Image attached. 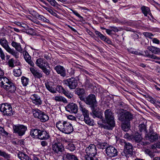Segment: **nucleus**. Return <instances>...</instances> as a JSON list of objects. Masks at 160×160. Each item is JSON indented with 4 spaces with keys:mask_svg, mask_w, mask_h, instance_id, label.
<instances>
[{
    "mask_svg": "<svg viewBox=\"0 0 160 160\" xmlns=\"http://www.w3.org/2000/svg\"><path fill=\"white\" fill-rule=\"evenodd\" d=\"M71 160H79L78 157L75 155L72 154Z\"/></svg>",
    "mask_w": 160,
    "mask_h": 160,
    "instance_id": "774afa93",
    "label": "nucleus"
},
{
    "mask_svg": "<svg viewBox=\"0 0 160 160\" xmlns=\"http://www.w3.org/2000/svg\"><path fill=\"white\" fill-rule=\"evenodd\" d=\"M152 41L153 43H156L157 44H159L160 41L157 38H152Z\"/></svg>",
    "mask_w": 160,
    "mask_h": 160,
    "instance_id": "13d9d810",
    "label": "nucleus"
},
{
    "mask_svg": "<svg viewBox=\"0 0 160 160\" xmlns=\"http://www.w3.org/2000/svg\"><path fill=\"white\" fill-rule=\"evenodd\" d=\"M142 11L145 16H147L148 14L150 12V9L148 7L143 6L141 8Z\"/></svg>",
    "mask_w": 160,
    "mask_h": 160,
    "instance_id": "f704fd0d",
    "label": "nucleus"
},
{
    "mask_svg": "<svg viewBox=\"0 0 160 160\" xmlns=\"http://www.w3.org/2000/svg\"><path fill=\"white\" fill-rule=\"evenodd\" d=\"M2 131V132H1L0 133L1 134H2L3 136H8V132H7L6 131L4 130V129H3V131Z\"/></svg>",
    "mask_w": 160,
    "mask_h": 160,
    "instance_id": "69168bd1",
    "label": "nucleus"
},
{
    "mask_svg": "<svg viewBox=\"0 0 160 160\" xmlns=\"http://www.w3.org/2000/svg\"><path fill=\"white\" fill-rule=\"evenodd\" d=\"M30 70L35 78L40 79L43 77L42 73V72H40L36 68L33 67L30 68Z\"/></svg>",
    "mask_w": 160,
    "mask_h": 160,
    "instance_id": "dca6fc26",
    "label": "nucleus"
},
{
    "mask_svg": "<svg viewBox=\"0 0 160 160\" xmlns=\"http://www.w3.org/2000/svg\"><path fill=\"white\" fill-rule=\"evenodd\" d=\"M54 69L58 74L63 77L65 76L66 70L63 67L60 65H57L54 67Z\"/></svg>",
    "mask_w": 160,
    "mask_h": 160,
    "instance_id": "6ab92c4d",
    "label": "nucleus"
},
{
    "mask_svg": "<svg viewBox=\"0 0 160 160\" xmlns=\"http://www.w3.org/2000/svg\"><path fill=\"white\" fill-rule=\"evenodd\" d=\"M0 111L4 115L11 116L13 114V111L11 105L7 103L1 104Z\"/></svg>",
    "mask_w": 160,
    "mask_h": 160,
    "instance_id": "39448f33",
    "label": "nucleus"
},
{
    "mask_svg": "<svg viewBox=\"0 0 160 160\" xmlns=\"http://www.w3.org/2000/svg\"><path fill=\"white\" fill-rule=\"evenodd\" d=\"M52 150L57 153L62 152L64 150V148L62 144L60 143H56L52 145Z\"/></svg>",
    "mask_w": 160,
    "mask_h": 160,
    "instance_id": "ddd939ff",
    "label": "nucleus"
},
{
    "mask_svg": "<svg viewBox=\"0 0 160 160\" xmlns=\"http://www.w3.org/2000/svg\"><path fill=\"white\" fill-rule=\"evenodd\" d=\"M81 116H78V118L81 121H83L84 120V121L85 122L89 125H93V120L92 119H91L89 117V115H87L86 116H85L84 117V119L82 118V117L81 118V117H82V115H80Z\"/></svg>",
    "mask_w": 160,
    "mask_h": 160,
    "instance_id": "aec40b11",
    "label": "nucleus"
},
{
    "mask_svg": "<svg viewBox=\"0 0 160 160\" xmlns=\"http://www.w3.org/2000/svg\"><path fill=\"white\" fill-rule=\"evenodd\" d=\"M47 68H49L48 66H44L41 69L42 70L43 72L46 75H48L50 73V71L47 69Z\"/></svg>",
    "mask_w": 160,
    "mask_h": 160,
    "instance_id": "79ce46f5",
    "label": "nucleus"
},
{
    "mask_svg": "<svg viewBox=\"0 0 160 160\" xmlns=\"http://www.w3.org/2000/svg\"><path fill=\"white\" fill-rule=\"evenodd\" d=\"M105 151L107 156L110 157H114L118 155L117 149L112 146L107 147L105 149Z\"/></svg>",
    "mask_w": 160,
    "mask_h": 160,
    "instance_id": "9b49d317",
    "label": "nucleus"
},
{
    "mask_svg": "<svg viewBox=\"0 0 160 160\" xmlns=\"http://www.w3.org/2000/svg\"><path fill=\"white\" fill-rule=\"evenodd\" d=\"M10 81L6 77H0V86L4 88V85H6Z\"/></svg>",
    "mask_w": 160,
    "mask_h": 160,
    "instance_id": "cd10ccee",
    "label": "nucleus"
},
{
    "mask_svg": "<svg viewBox=\"0 0 160 160\" xmlns=\"http://www.w3.org/2000/svg\"><path fill=\"white\" fill-rule=\"evenodd\" d=\"M148 139L151 142L157 140L158 139V136L156 133L153 132L148 136Z\"/></svg>",
    "mask_w": 160,
    "mask_h": 160,
    "instance_id": "2f4dec72",
    "label": "nucleus"
},
{
    "mask_svg": "<svg viewBox=\"0 0 160 160\" xmlns=\"http://www.w3.org/2000/svg\"><path fill=\"white\" fill-rule=\"evenodd\" d=\"M86 156L94 157L97 154V149L95 145L91 144L86 149Z\"/></svg>",
    "mask_w": 160,
    "mask_h": 160,
    "instance_id": "9d476101",
    "label": "nucleus"
},
{
    "mask_svg": "<svg viewBox=\"0 0 160 160\" xmlns=\"http://www.w3.org/2000/svg\"><path fill=\"white\" fill-rule=\"evenodd\" d=\"M84 90L83 89L80 88L76 91V93L79 96L82 95L84 94Z\"/></svg>",
    "mask_w": 160,
    "mask_h": 160,
    "instance_id": "a18cd8bd",
    "label": "nucleus"
},
{
    "mask_svg": "<svg viewBox=\"0 0 160 160\" xmlns=\"http://www.w3.org/2000/svg\"><path fill=\"white\" fill-rule=\"evenodd\" d=\"M72 155L71 153L65 152L63 154V160H71Z\"/></svg>",
    "mask_w": 160,
    "mask_h": 160,
    "instance_id": "72a5a7b5",
    "label": "nucleus"
},
{
    "mask_svg": "<svg viewBox=\"0 0 160 160\" xmlns=\"http://www.w3.org/2000/svg\"><path fill=\"white\" fill-rule=\"evenodd\" d=\"M65 109L67 111L74 113H77L78 110L77 105L74 103H69L65 107Z\"/></svg>",
    "mask_w": 160,
    "mask_h": 160,
    "instance_id": "f8f14e48",
    "label": "nucleus"
},
{
    "mask_svg": "<svg viewBox=\"0 0 160 160\" xmlns=\"http://www.w3.org/2000/svg\"><path fill=\"white\" fill-rule=\"evenodd\" d=\"M21 82L23 85L26 86L28 84L29 80L28 78L23 76L21 78Z\"/></svg>",
    "mask_w": 160,
    "mask_h": 160,
    "instance_id": "c9c22d12",
    "label": "nucleus"
},
{
    "mask_svg": "<svg viewBox=\"0 0 160 160\" xmlns=\"http://www.w3.org/2000/svg\"><path fill=\"white\" fill-rule=\"evenodd\" d=\"M94 157L85 156L84 158V160H92L93 157Z\"/></svg>",
    "mask_w": 160,
    "mask_h": 160,
    "instance_id": "e2e57ef3",
    "label": "nucleus"
},
{
    "mask_svg": "<svg viewBox=\"0 0 160 160\" xmlns=\"http://www.w3.org/2000/svg\"><path fill=\"white\" fill-rule=\"evenodd\" d=\"M84 101L87 104L91 105L94 109L97 106L95 97L93 94L88 96L84 99Z\"/></svg>",
    "mask_w": 160,
    "mask_h": 160,
    "instance_id": "1a4fd4ad",
    "label": "nucleus"
},
{
    "mask_svg": "<svg viewBox=\"0 0 160 160\" xmlns=\"http://www.w3.org/2000/svg\"><path fill=\"white\" fill-rule=\"evenodd\" d=\"M96 108H95L94 109L93 108V110L92 111V113L93 115L95 117H97L99 118H102V113L100 110H98V111H96Z\"/></svg>",
    "mask_w": 160,
    "mask_h": 160,
    "instance_id": "c756f323",
    "label": "nucleus"
},
{
    "mask_svg": "<svg viewBox=\"0 0 160 160\" xmlns=\"http://www.w3.org/2000/svg\"><path fill=\"white\" fill-rule=\"evenodd\" d=\"M148 49L152 53L155 54H160V49L156 47H149Z\"/></svg>",
    "mask_w": 160,
    "mask_h": 160,
    "instance_id": "473e14b6",
    "label": "nucleus"
},
{
    "mask_svg": "<svg viewBox=\"0 0 160 160\" xmlns=\"http://www.w3.org/2000/svg\"><path fill=\"white\" fill-rule=\"evenodd\" d=\"M41 144L43 147H45L48 145V142L46 141H43L41 142Z\"/></svg>",
    "mask_w": 160,
    "mask_h": 160,
    "instance_id": "052dcab7",
    "label": "nucleus"
},
{
    "mask_svg": "<svg viewBox=\"0 0 160 160\" xmlns=\"http://www.w3.org/2000/svg\"><path fill=\"white\" fill-rule=\"evenodd\" d=\"M0 44L8 53L12 54L16 58H18V53L9 47L8 42L5 38H3L0 39Z\"/></svg>",
    "mask_w": 160,
    "mask_h": 160,
    "instance_id": "20e7f679",
    "label": "nucleus"
},
{
    "mask_svg": "<svg viewBox=\"0 0 160 160\" xmlns=\"http://www.w3.org/2000/svg\"><path fill=\"white\" fill-rule=\"evenodd\" d=\"M63 93L65 95L66 97H67L69 99H71L72 98L73 96L72 94L70 93L68 91H67L66 90L64 91Z\"/></svg>",
    "mask_w": 160,
    "mask_h": 160,
    "instance_id": "a19ab883",
    "label": "nucleus"
},
{
    "mask_svg": "<svg viewBox=\"0 0 160 160\" xmlns=\"http://www.w3.org/2000/svg\"><path fill=\"white\" fill-rule=\"evenodd\" d=\"M12 46L15 49L20 52L22 53L23 52V49L21 47L20 44L19 43L17 42L14 41H12L11 43Z\"/></svg>",
    "mask_w": 160,
    "mask_h": 160,
    "instance_id": "b1692460",
    "label": "nucleus"
},
{
    "mask_svg": "<svg viewBox=\"0 0 160 160\" xmlns=\"http://www.w3.org/2000/svg\"><path fill=\"white\" fill-rule=\"evenodd\" d=\"M133 116L129 112L122 109L119 116V120L123 122L121 125L122 128L124 131H128L130 128V121L132 120Z\"/></svg>",
    "mask_w": 160,
    "mask_h": 160,
    "instance_id": "f257e3e1",
    "label": "nucleus"
},
{
    "mask_svg": "<svg viewBox=\"0 0 160 160\" xmlns=\"http://www.w3.org/2000/svg\"><path fill=\"white\" fill-rule=\"evenodd\" d=\"M56 89L58 92L60 93L62 92L63 93L64 91H65L62 86L60 85L57 86L56 87Z\"/></svg>",
    "mask_w": 160,
    "mask_h": 160,
    "instance_id": "37998d69",
    "label": "nucleus"
},
{
    "mask_svg": "<svg viewBox=\"0 0 160 160\" xmlns=\"http://www.w3.org/2000/svg\"><path fill=\"white\" fill-rule=\"evenodd\" d=\"M14 59L13 58H11L9 59L8 61V65L11 68H13L15 67V65H14Z\"/></svg>",
    "mask_w": 160,
    "mask_h": 160,
    "instance_id": "ea45409f",
    "label": "nucleus"
},
{
    "mask_svg": "<svg viewBox=\"0 0 160 160\" xmlns=\"http://www.w3.org/2000/svg\"><path fill=\"white\" fill-rule=\"evenodd\" d=\"M13 73L14 75L16 77L20 76L22 73L21 70L19 68L14 69Z\"/></svg>",
    "mask_w": 160,
    "mask_h": 160,
    "instance_id": "58836bf2",
    "label": "nucleus"
},
{
    "mask_svg": "<svg viewBox=\"0 0 160 160\" xmlns=\"http://www.w3.org/2000/svg\"><path fill=\"white\" fill-rule=\"evenodd\" d=\"M105 124H101V126L104 129L112 130L115 126V123L114 113L109 109L104 112Z\"/></svg>",
    "mask_w": 160,
    "mask_h": 160,
    "instance_id": "f03ea898",
    "label": "nucleus"
},
{
    "mask_svg": "<svg viewBox=\"0 0 160 160\" xmlns=\"http://www.w3.org/2000/svg\"><path fill=\"white\" fill-rule=\"evenodd\" d=\"M146 55L147 57H148L150 58L154 59H156V58H157V56H156L154 55L153 54L151 55L149 54H147Z\"/></svg>",
    "mask_w": 160,
    "mask_h": 160,
    "instance_id": "4d7b16f0",
    "label": "nucleus"
},
{
    "mask_svg": "<svg viewBox=\"0 0 160 160\" xmlns=\"http://www.w3.org/2000/svg\"><path fill=\"white\" fill-rule=\"evenodd\" d=\"M145 152L146 153H148L151 157H153L152 153L149 150L147 149L145 151Z\"/></svg>",
    "mask_w": 160,
    "mask_h": 160,
    "instance_id": "0e129e2a",
    "label": "nucleus"
},
{
    "mask_svg": "<svg viewBox=\"0 0 160 160\" xmlns=\"http://www.w3.org/2000/svg\"><path fill=\"white\" fill-rule=\"evenodd\" d=\"M97 147L98 148L103 149L106 147V144L104 143H99L97 145Z\"/></svg>",
    "mask_w": 160,
    "mask_h": 160,
    "instance_id": "09e8293b",
    "label": "nucleus"
},
{
    "mask_svg": "<svg viewBox=\"0 0 160 160\" xmlns=\"http://www.w3.org/2000/svg\"><path fill=\"white\" fill-rule=\"evenodd\" d=\"M39 133L38 138L40 140L48 139L49 137L48 133L46 131L40 130Z\"/></svg>",
    "mask_w": 160,
    "mask_h": 160,
    "instance_id": "412c9836",
    "label": "nucleus"
},
{
    "mask_svg": "<svg viewBox=\"0 0 160 160\" xmlns=\"http://www.w3.org/2000/svg\"><path fill=\"white\" fill-rule=\"evenodd\" d=\"M72 11L74 14L79 18L81 20L83 19V17L80 16L77 11L73 10H72Z\"/></svg>",
    "mask_w": 160,
    "mask_h": 160,
    "instance_id": "603ef678",
    "label": "nucleus"
},
{
    "mask_svg": "<svg viewBox=\"0 0 160 160\" xmlns=\"http://www.w3.org/2000/svg\"><path fill=\"white\" fill-rule=\"evenodd\" d=\"M25 60L26 62L31 66H34V62L32 61L31 59V58L29 55H27L25 57H24Z\"/></svg>",
    "mask_w": 160,
    "mask_h": 160,
    "instance_id": "e433bc0d",
    "label": "nucleus"
},
{
    "mask_svg": "<svg viewBox=\"0 0 160 160\" xmlns=\"http://www.w3.org/2000/svg\"><path fill=\"white\" fill-rule=\"evenodd\" d=\"M151 148L153 149H157L160 148V142H158L156 144L152 145L151 147Z\"/></svg>",
    "mask_w": 160,
    "mask_h": 160,
    "instance_id": "de8ad7c7",
    "label": "nucleus"
},
{
    "mask_svg": "<svg viewBox=\"0 0 160 160\" xmlns=\"http://www.w3.org/2000/svg\"><path fill=\"white\" fill-rule=\"evenodd\" d=\"M48 2L50 3L51 5L54 7L56 6L58 4L55 0H50Z\"/></svg>",
    "mask_w": 160,
    "mask_h": 160,
    "instance_id": "8fccbe9b",
    "label": "nucleus"
},
{
    "mask_svg": "<svg viewBox=\"0 0 160 160\" xmlns=\"http://www.w3.org/2000/svg\"><path fill=\"white\" fill-rule=\"evenodd\" d=\"M87 32L88 34L92 37H94L95 36V35L93 33L91 32L90 30H87Z\"/></svg>",
    "mask_w": 160,
    "mask_h": 160,
    "instance_id": "338daca9",
    "label": "nucleus"
},
{
    "mask_svg": "<svg viewBox=\"0 0 160 160\" xmlns=\"http://www.w3.org/2000/svg\"><path fill=\"white\" fill-rule=\"evenodd\" d=\"M53 99L57 102H62L64 103L67 102L66 99L65 98L60 96H56Z\"/></svg>",
    "mask_w": 160,
    "mask_h": 160,
    "instance_id": "7c9ffc66",
    "label": "nucleus"
},
{
    "mask_svg": "<svg viewBox=\"0 0 160 160\" xmlns=\"http://www.w3.org/2000/svg\"><path fill=\"white\" fill-rule=\"evenodd\" d=\"M56 126L60 131L66 134H69L73 131L72 124L67 121L59 120L56 122Z\"/></svg>",
    "mask_w": 160,
    "mask_h": 160,
    "instance_id": "7ed1b4c3",
    "label": "nucleus"
},
{
    "mask_svg": "<svg viewBox=\"0 0 160 160\" xmlns=\"http://www.w3.org/2000/svg\"><path fill=\"white\" fill-rule=\"evenodd\" d=\"M52 15L55 16L57 18L58 17V15L55 12H54L52 9H51L48 12Z\"/></svg>",
    "mask_w": 160,
    "mask_h": 160,
    "instance_id": "5fc2aeb1",
    "label": "nucleus"
},
{
    "mask_svg": "<svg viewBox=\"0 0 160 160\" xmlns=\"http://www.w3.org/2000/svg\"><path fill=\"white\" fill-rule=\"evenodd\" d=\"M94 157L85 156L84 158V160H92L93 157Z\"/></svg>",
    "mask_w": 160,
    "mask_h": 160,
    "instance_id": "680f3d73",
    "label": "nucleus"
},
{
    "mask_svg": "<svg viewBox=\"0 0 160 160\" xmlns=\"http://www.w3.org/2000/svg\"><path fill=\"white\" fill-rule=\"evenodd\" d=\"M132 138V140H134L136 142H140L142 139L141 135L138 133L133 135Z\"/></svg>",
    "mask_w": 160,
    "mask_h": 160,
    "instance_id": "c85d7f7f",
    "label": "nucleus"
},
{
    "mask_svg": "<svg viewBox=\"0 0 160 160\" xmlns=\"http://www.w3.org/2000/svg\"><path fill=\"white\" fill-rule=\"evenodd\" d=\"M66 148L71 151H73L75 149V146L72 143H68V145L66 146Z\"/></svg>",
    "mask_w": 160,
    "mask_h": 160,
    "instance_id": "4c0bfd02",
    "label": "nucleus"
},
{
    "mask_svg": "<svg viewBox=\"0 0 160 160\" xmlns=\"http://www.w3.org/2000/svg\"><path fill=\"white\" fill-rule=\"evenodd\" d=\"M143 34L146 37L151 39H152V37L153 36V35L148 32H144L143 33Z\"/></svg>",
    "mask_w": 160,
    "mask_h": 160,
    "instance_id": "c03bdc74",
    "label": "nucleus"
},
{
    "mask_svg": "<svg viewBox=\"0 0 160 160\" xmlns=\"http://www.w3.org/2000/svg\"><path fill=\"white\" fill-rule=\"evenodd\" d=\"M132 135H129L128 133H126L124 135V138L127 139L129 140H132Z\"/></svg>",
    "mask_w": 160,
    "mask_h": 160,
    "instance_id": "3c124183",
    "label": "nucleus"
},
{
    "mask_svg": "<svg viewBox=\"0 0 160 160\" xmlns=\"http://www.w3.org/2000/svg\"><path fill=\"white\" fill-rule=\"evenodd\" d=\"M124 151L128 153L131 154L132 153L133 147L132 145L129 142H124Z\"/></svg>",
    "mask_w": 160,
    "mask_h": 160,
    "instance_id": "4be33fe9",
    "label": "nucleus"
},
{
    "mask_svg": "<svg viewBox=\"0 0 160 160\" xmlns=\"http://www.w3.org/2000/svg\"><path fill=\"white\" fill-rule=\"evenodd\" d=\"M64 84L68 87L71 89H73L76 88L78 85V81L76 79L72 77L65 80L64 82Z\"/></svg>",
    "mask_w": 160,
    "mask_h": 160,
    "instance_id": "0eeeda50",
    "label": "nucleus"
},
{
    "mask_svg": "<svg viewBox=\"0 0 160 160\" xmlns=\"http://www.w3.org/2000/svg\"><path fill=\"white\" fill-rule=\"evenodd\" d=\"M110 29H111L112 31H113L115 32H118V29L116 27L114 26H110L109 27Z\"/></svg>",
    "mask_w": 160,
    "mask_h": 160,
    "instance_id": "6e6d98bb",
    "label": "nucleus"
},
{
    "mask_svg": "<svg viewBox=\"0 0 160 160\" xmlns=\"http://www.w3.org/2000/svg\"><path fill=\"white\" fill-rule=\"evenodd\" d=\"M0 57L2 60L5 59V55L2 50L0 51Z\"/></svg>",
    "mask_w": 160,
    "mask_h": 160,
    "instance_id": "864d4df0",
    "label": "nucleus"
},
{
    "mask_svg": "<svg viewBox=\"0 0 160 160\" xmlns=\"http://www.w3.org/2000/svg\"><path fill=\"white\" fill-rule=\"evenodd\" d=\"M37 65L40 68L44 66H48L49 67V64L44 59L42 58L38 59L36 62Z\"/></svg>",
    "mask_w": 160,
    "mask_h": 160,
    "instance_id": "2eb2a0df",
    "label": "nucleus"
},
{
    "mask_svg": "<svg viewBox=\"0 0 160 160\" xmlns=\"http://www.w3.org/2000/svg\"><path fill=\"white\" fill-rule=\"evenodd\" d=\"M68 118L71 120H75L76 119V118L72 115H69L68 116Z\"/></svg>",
    "mask_w": 160,
    "mask_h": 160,
    "instance_id": "bf43d9fd",
    "label": "nucleus"
},
{
    "mask_svg": "<svg viewBox=\"0 0 160 160\" xmlns=\"http://www.w3.org/2000/svg\"><path fill=\"white\" fill-rule=\"evenodd\" d=\"M18 157L21 160H32L26 154L19 152L18 154Z\"/></svg>",
    "mask_w": 160,
    "mask_h": 160,
    "instance_id": "bb28decb",
    "label": "nucleus"
},
{
    "mask_svg": "<svg viewBox=\"0 0 160 160\" xmlns=\"http://www.w3.org/2000/svg\"><path fill=\"white\" fill-rule=\"evenodd\" d=\"M3 88L11 93L14 92L16 90L15 86L10 81L4 85Z\"/></svg>",
    "mask_w": 160,
    "mask_h": 160,
    "instance_id": "a211bd4d",
    "label": "nucleus"
},
{
    "mask_svg": "<svg viewBox=\"0 0 160 160\" xmlns=\"http://www.w3.org/2000/svg\"><path fill=\"white\" fill-rule=\"evenodd\" d=\"M45 85L46 88L49 92L52 93L56 92V90L51 86V83L50 82L46 81L45 82Z\"/></svg>",
    "mask_w": 160,
    "mask_h": 160,
    "instance_id": "5701e85b",
    "label": "nucleus"
},
{
    "mask_svg": "<svg viewBox=\"0 0 160 160\" xmlns=\"http://www.w3.org/2000/svg\"><path fill=\"white\" fill-rule=\"evenodd\" d=\"M30 99L31 102L35 105L38 106L42 104V101L39 96L37 94H33L32 95Z\"/></svg>",
    "mask_w": 160,
    "mask_h": 160,
    "instance_id": "4468645a",
    "label": "nucleus"
},
{
    "mask_svg": "<svg viewBox=\"0 0 160 160\" xmlns=\"http://www.w3.org/2000/svg\"><path fill=\"white\" fill-rule=\"evenodd\" d=\"M79 108L80 111L82 112L83 116L89 115V111L85 107V104L83 102L80 101L79 102Z\"/></svg>",
    "mask_w": 160,
    "mask_h": 160,
    "instance_id": "f3484780",
    "label": "nucleus"
},
{
    "mask_svg": "<svg viewBox=\"0 0 160 160\" xmlns=\"http://www.w3.org/2000/svg\"><path fill=\"white\" fill-rule=\"evenodd\" d=\"M33 112L34 117L39 119L41 122H45L49 119V118L47 115L38 109L33 110Z\"/></svg>",
    "mask_w": 160,
    "mask_h": 160,
    "instance_id": "423d86ee",
    "label": "nucleus"
},
{
    "mask_svg": "<svg viewBox=\"0 0 160 160\" xmlns=\"http://www.w3.org/2000/svg\"><path fill=\"white\" fill-rule=\"evenodd\" d=\"M40 130L38 129H32L30 131V135L33 137L38 138Z\"/></svg>",
    "mask_w": 160,
    "mask_h": 160,
    "instance_id": "a878e982",
    "label": "nucleus"
},
{
    "mask_svg": "<svg viewBox=\"0 0 160 160\" xmlns=\"http://www.w3.org/2000/svg\"><path fill=\"white\" fill-rule=\"evenodd\" d=\"M35 17L37 19L44 22L50 23V21L48 19H47L42 15L39 14L38 13H35Z\"/></svg>",
    "mask_w": 160,
    "mask_h": 160,
    "instance_id": "393cba45",
    "label": "nucleus"
},
{
    "mask_svg": "<svg viewBox=\"0 0 160 160\" xmlns=\"http://www.w3.org/2000/svg\"><path fill=\"white\" fill-rule=\"evenodd\" d=\"M139 129L141 132L145 131L146 127L144 124H141L139 125Z\"/></svg>",
    "mask_w": 160,
    "mask_h": 160,
    "instance_id": "49530a36",
    "label": "nucleus"
},
{
    "mask_svg": "<svg viewBox=\"0 0 160 160\" xmlns=\"http://www.w3.org/2000/svg\"><path fill=\"white\" fill-rule=\"evenodd\" d=\"M14 132L17 133L20 136L24 134L26 131L27 130V127L22 125H14L13 126Z\"/></svg>",
    "mask_w": 160,
    "mask_h": 160,
    "instance_id": "6e6552de",
    "label": "nucleus"
}]
</instances>
